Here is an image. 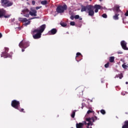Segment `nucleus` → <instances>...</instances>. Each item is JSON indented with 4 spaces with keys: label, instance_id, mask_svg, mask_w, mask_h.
Returning <instances> with one entry per match:
<instances>
[{
    "label": "nucleus",
    "instance_id": "1",
    "mask_svg": "<svg viewBox=\"0 0 128 128\" xmlns=\"http://www.w3.org/2000/svg\"><path fill=\"white\" fill-rule=\"evenodd\" d=\"M100 120V118H98V117L96 116H94V117L92 118H86V122H88L87 124V128H92V127L90 128V126H92L94 124L92 122H94L95 120Z\"/></svg>",
    "mask_w": 128,
    "mask_h": 128
},
{
    "label": "nucleus",
    "instance_id": "2",
    "mask_svg": "<svg viewBox=\"0 0 128 128\" xmlns=\"http://www.w3.org/2000/svg\"><path fill=\"white\" fill-rule=\"evenodd\" d=\"M31 34L34 40H38V38H40L42 36L41 33L38 31V29H34V30H32L31 32Z\"/></svg>",
    "mask_w": 128,
    "mask_h": 128
},
{
    "label": "nucleus",
    "instance_id": "3",
    "mask_svg": "<svg viewBox=\"0 0 128 128\" xmlns=\"http://www.w3.org/2000/svg\"><path fill=\"white\" fill-rule=\"evenodd\" d=\"M67 10L68 6H66V4H64V6H58L56 9V12L58 14H62V12H64V10Z\"/></svg>",
    "mask_w": 128,
    "mask_h": 128
},
{
    "label": "nucleus",
    "instance_id": "4",
    "mask_svg": "<svg viewBox=\"0 0 128 128\" xmlns=\"http://www.w3.org/2000/svg\"><path fill=\"white\" fill-rule=\"evenodd\" d=\"M1 4L4 8H10V6H12L14 4V2L10 0H1Z\"/></svg>",
    "mask_w": 128,
    "mask_h": 128
},
{
    "label": "nucleus",
    "instance_id": "5",
    "mask_svg": "<svg viewBox=\"0 0 128 128\" xmlns=\"http://www.w3.org/2000/svg\"><path fill=\"white\" fill-rule=\"evenodd\" d=\"M19 46L21 48H26L30 46V43L24 40H22L19 44Z\"/></svg>",
    "mask_w": 128,
    "mask_h": 128
},
{
    "label": "nucleus",
    "instance_id": "6",
    "mask_svg": "<svg viewBox=\"0 0 128 128\" xmlns=\"http://www.w3.org/2000/svg\"><path fill=\"white\" fill-rule=\"evenodd\" d=\"M11 106L12 108H16V110H19V108L20 106V101H18L16 100H12Z\"/></svg>",
    "mask_w": 128,
    "mask_h": 128
},
{
    "label": "nucleus",
    "instance_id": "7",
    "mask_svg": "<svg viewBox=\"0 0 128 128\" xmlns=\"http://www.w3.org/2000/svg\"><path fill=\"white\" fill-rule=\"evenodd\" d=\"M88 16H94V6L92 5H88Z\"/></svg>",
    "mask_w": 128,
    "mask_h": 128
},
{
    "label": "nucleus",
    "instance_id": "8",
    "mask_svg": "<svg viewBox=\"0 0 128 128\" xmlns=\"http://www.w3.org/2000/svg\"><path fill=\"white\" fill-rule=\"evenodd\" d=\"M21 14H22L26 18H28L30 16V10L27 8H24L22 10Z\"/></svg>",
    "mask_w": 128,
    "mask_h": 128
},
{
    "label": "nucleus",
    "instance_id": "9",
    "mask_svg": "<svg viewBox=\"0 0 128 128\" xmlns=\"http://www.w3.org/2000/svg\"><path fill=\"white\" fill-rule=\"evenodd\" d=\"M120 6L118 4L115 5L113 8V10L114 13L118 14V12H122V10L120 9Z\"/></svg>",
    "mask_w": 128,
    "mask_h": 128
},
{
    "label": "nucleus",
    "instance_id": "10",
    "mask_svg": "<svg viewBox=\"0 0 128 128\" xmlns=\"http://www.w3.org/2000/svg\"><path fill=\"white\" fill-rule=\"evenodd\" d=\"M120 44L122 48L124 50H128V48L126 47L127 43L124 40H122L120 42Z\"/></svg>",
    "mask_w": 128,
    "mask_h": 128
},
{
    "label": "nucleus",
    "instance_id": "11",
    "mask_svg": "<svg viewBox=\"0 0 128 128\" xmlns=\"http://www.w3.org/2000/svg\"><path fill=\"white\" fill-rule=\"evenodd\" d=\"M46 24H44L40 26L39 30L38 29V32L40 34H42L43 32H44V30H46Z\"/></svg>",
    "mask_w": 128,
    "mask_h": 128
},
{
    "label": "nucleus",
    "instance_id": "12",
    "mask_svg": "<svg viewBox=\"0 0 128 128\" xmlns=\"http://www.w3.org/2000/svg\"><path fill=\"white\" fill-rule=\"evenodd\" d=\"M2 57H4L5 58H12V54H8V52H6L4 51V52H2V54L1 55Z\"/></svg>",
    "mask_w": 128,
    "mask_h": 128
},
{
    "label": "nucleus",
    "instance_id": "13",
    "mask_svg": "<svg viewBox=\"0 0 128 128\" xmlns=\"http://www.w3.org/2000/svg\"><path fill=\"white\" fill-rule=\"evenodd\" d=\"M56 32H58V30H56V28H52L48 32V34L49 36H52L54 34H56Z\"/></svg>",
    "mask_w": 128,
    "mask_h": 128
},
{
    "label": "nucleus",
    "instance_id": "14",
    "mask_svg": "<svg viewBox=\"0 0 128 128\" xmlns=\"http://www.w3.org/2000/svg\"><path fill=\"white\" fill-rule=\"evenodd\" d=\"M94 8H95V12H98V10H102V7L100 6V5L95 4L94 6Z\"/></svg>",
    "mask_w": 128,
    "mask_h": 128
},
{
    "label": "nucleus",
    "instance_id": "15",
    "mask_svg": "<svg viewBox=\"0 0 128 128\" xmlns=\"http://www.w3.org/2000/svg\"><path fill=\"white\" fill-rule=\"evenodd\" d=\"M36 10H32L31 11L29 12V15L30 14L32 16H36Z\"/></svg>",
    "mask_w": 128,
    "mask_h": 128
},
{
    "label": "nucleus",
    "instance_id": "16",
    "mask_svg": "<svg viewBox=\"0 0 128 128\" xmlns=\"http://www.w3.org/2000/svg\"><path fill=\"white\" fill-rule=\"evenodd\" d=\"M6 14V11L4 10H0V18H2L3 16H4Z\"/></svg>",
    "mask_w": 128,
    "mask_h": 128
},
{
    "label": "nucleus",
    "instance_id": "17",
    "mask_svg": "<svg viewBox=\"0 0 128 128\" xmlns=\"http://www.w3.org/2000/svg\"><path fill=\"white\" fill-rule=\"evenodd\" d=\"M88 6H82V8H81V12H88Z\"/></svg>",
    "mask_w": 128,
    "mask_h": 128
},
{
    "label": "nucleus",
    "instance_id": "18",
    "mask_svg": "<svg viewBox=\"0 0 128 128\" xmlns=\"http://www.w3.org/2000/svg\"><path fill=\"white\" fill-rule=\"evenodd\" d=\"M18 20L19 22H28L26 18H19Z\"/></svg>",
    "mask_w": 128,
    "mask_h": 128
},
{
    "label": "nucleus",
    "instance_id": "19",
    "mask_svg": "<svg viewBox=\"0 0 128 128\" xmlns=\"http://www.w3.org/2000/svg\"><path fill=\"white\" fill-rule=\"evenodd\" d=\"M115 15L113 16L114 20H118V16H120V14L118 13L115 12Z\"/></svg>",
    "mask_w": 128,
    "mask_h": 128
},
{
    "label": "nucleus",
    "instance_id": "20",
    "mask_svg": "<svg viewBox=\"0 0 128 128\" xmlns=\"http://www.w3.org/2000/svg\"><path fill=\"white\" fill-rule=\"evenodd\" d=\"M84 126V124H82V122L77 123L76 124V128H82Z\"/></svg>",
    "mask_w": 128,
    "mask_h": 128
},
{
    "label": "nucleus",
    "instance_id": "21",
    "mask_svg": "<svg viewBox=\"0 0 128 128\" xmlns=\"http://www.w3.org/2000/svg\"><path fill=\"white\" fill-rule=\"evenodd\" d=\"M122 128H128V120L124 122V126H122Z\"/></svg>",
    "mask_w": 128,
    "mask_h": 128
},
{
    "label": "nucleus",
    "instance_id": "22",
    "mask_svg": "<svg viewBox=\"0 0 128 128\" xmlns=\"http://www.w3.org/2000/svg\"><path fill=\"white\" fill-rule=\"evenodd\" d=\"M80 56H81L82 58V54H80V52H77L76 54V60L77 62H80V60H78V58Z\"/></svg>",
    "mask_w": 128,
    "mask_h": 128
},
{
    "label": "nucleus",
    "instance_id": "23",
    "mask_svg": "<svg viewBox=\"0 0 128 128\" xmlns=\"http://www.w3.org/2000/svg\"><path fill=\"white\" fill-rule=\"evenodd\" d=\"M109 62H114V56H110L109 58Z\"/></svg>",
    "mask_w": 128,
    "mask_h": 128
},
{
    "label": "nucleus",
    "instance_id": "24",
    "mask_svg": "<svg viewBox=\"0 0 128 128\" xmlns=\"http://www.w3.org/2000/svg\"><path fill=\"white\" fill-rule=\"evenodd\" d=\"M116 78H120V80H122V78H124V76H123L122 74L121 73L120 74H116Z\"/></svg>",
    "mask_w": 128,
    "mask_h": 128
},
{
    "label": "nucleus",
    "instance_id": "25",
    "mask_svg": "<svg viewBox=\"0 0 128 128\" xmlns=\"http://www.w3.org/2000/svg\"><path fill=\"white\" fill-rule=\"evenodd\" d=\"M76 112V110H74L72 112V114H71V116L72 118H74Z\"/></svg>",
    "mask_w": 128,
    "mask_h": 128
},
{
    "label": "nucleus",
    "instance_id": "26",
    "mask_svg": "<svg viewBox=\"0 0 128 128\" xmlns=\"http://www.w3.org/2000/svg\"><path fill=\"white\" fill-rule=\"evenodd\" d=\"M74 18H75V20H82V18H80V16L79 15H76L74 16Z\"/></svg>",
    "mask_w": 128,
    "mask_h": 128
},
{
    "label": "nucleus",
    "instance_id": "27",
    "mask_svg": "<svg viewBox=\"0 0 128 128\" xmlns=\"http://www.w3.org/2000/svg\"><path fill=\"white\" fill-rule=\"evenodd\" d=\"M41 4H43V6H46V4H48V1L46 0H42L41 2Z\"/></svg>",
    "mask_w": 128,
    "mask_h": 128
},
{
    "label": "nucleus",
    "instance_id": "28",
    "mask_svg": "<svg viewBox=\"0 0 128 128\" xmlns=\"http://www.w3.org/2000/svg\"><path fill=\"white\" fill-rule=\"evenodd\" d=\"M60 26H63V28H65V26H66V22H60Z\"/></svg>",
    "mask_w": 128,
    "mask_h": 128
},
{
    "label": "nucleus",
    "instance_id": "29",
    "mask_svg": "<svg viewBox=\"0 0 128 128\" xmlns=\"http://www.w3.org/2000/svg\"><path fill=\"white\" fill-rule=\"evenodd\" d=\"M122 68H124V70H126L127 68H128V65H126V63H124L122 65Z\"/></svg>",
    "mask_w": 128,
    "mask_h": 128
},
{
    "label": "nucleus",
    "instance_id": "30",
    "mask_svg": "<svg viewBox=\"0 0 128 128\" xmlns=\"http://www.w3.org/2000/svg\"><path fill=\"white\" fill-rule=\"evenodd\" d=\"M30 24V21H28V22H25L24 24V26H28V24Z\"/></svg>",
    "mask_w": 128,
    "mask_h": 128
},
{
    "label": "nucleus",
    "instance_id": "31",
    "mask_svg": "<svg viewBox=\"0 0 128 128\" xmlns=\"http://www.w3.org/2000/svg\"><path fill=\"white\" fill-rule=\"evenodd\" d=\"M92 112H94V110H88L87 112V114H92Z\"/></svg>",
    "mask_w": 128,
    "mask_h": 128
},
{
    "label": "nucleus",
    "instance_id": "32",
    "mask_svg": "<svg viewBox=\"0 0 128 128\" xmlns=\"http://www.w3.org/2000/svg\"><path fill=\"white\" fill-rule=\"evenodd\" d=\"M100 112L101 114H106V110H102Z\"/></svg>",
    "mask_w": 128,
    "mask_h": 128
},
{
    "label": "nucleus",
    "instance_id": "33",
    "mask_svg": "<svg viewBox=\"0 0 128 128\" xmlns=\"http://www.w3.org/2000/svg\"><path fill=\"white\" fill-rule=\"evenodd\" d=\"M4 16V18H8L10 16V15L6 16V14H4V16Z\"/></svg>",
    "mask_w": 128,
    "mask_h": 128
},
{
    "label": "nucleus",
    "instance_id": "34",
    "mask_svg": "<svg viewBox=\"0 0 128 128\" xmlns=\"http://www.w3.org/2000/svg\"><path fill=\"white\" fill-rule=\"evenodd\" d=\"M102 18H108V15H106V14H104L102 15Z\"/></svg>",
    "mask_w": 128,
    "mask_h": 128
},
{
    "label": "nucleus",
    "instance_id": "35",
    "mask_svg": "<svg viewBox=\"0 0 128 128\" xmlns=\"http://www.w3.org/2000/svg\"><path fill=\"white\" fill-rule=\"evenodd\" d=\"M108 66H110L109 62H107V64L104 65V67L106 68H108Z\"/></svg>",
    "mask_w": 128,
    "mask_h": 128
},
{
    "label": "nucleus",
    "instance_id": "36",
    "mask_svg": "<svg viewBox=\"0 0 128 128\" xmlns=\"http://www.w3.org/2000/svg\"><path fill=\"white\" fill-rule=\"evenodd\" d=\"M74 24H76V23L74 22H70V26H74Z\"/></svg>",
    "mask_w": 128,
    "mask_h": 128
},
{
    "label": "nucleus",
    "instance_id": "37",
    "mask_svg": "<svg viewBox=\"0 0 128 128\" xmlns=\"http://www.w3.org/2000/svg\"><path fill=\"white\" fill-rule=\"evenodd\" d=\"M8 50H9L8 48H4V52H8Z\"/></svg>",
    "mask_w": 128,
    "mask_h": 128
},
{
    "label": "nucleus",
    "instance_id": "38",
    "mask_svg": "<svg viewBox=\"0 0 128 128\" xmlns=\"http://www.w3.org/2000/svg\"><path fill=\"white\" fill-rule=\"evenodd\" d=\"M18 110H20V112H24V108H21V109H20Z\"/></svg>",
    "mask_w": 128,
    "mask_h": 128
},
{
    "label": "nucleus",
    "instance_id": "39",
    "mask_svg": "<svg viewBox=\"0 0 128 128\" xmlns=\"http://www.w3.org/2000/svg\"><path fill=\"white\" fill-rule=\"evenodd\" d=\"M81 124H83V126H84V124H85V125L88 124L86 123V121L83 122H82V123H81Z\"/></svg>",
    "mask_w": 128,
    "mask_h": 128
},
{
    "label": "nucleus",
    "instance_id": "40",
    "mask_svg": "<svg viewBox=\"0 0 128 128\" xmlns=\"http://www.w3.org/2000/svg\"><path fill=\"white\" fill-rule=\"evenodd\" d=\"M34 18H40V17H38H38H34V18H30V19H29V20H34Z\"/></svg>",
    "mask_w": 128,
    "mask_h": 128
},
{
    "label": "nucleus",
    "instance_id": "41",
    "mask_svg": "<svg viewBox=\"0 0 128 128\" xmlns=\"http://www.w3.org/2000/svg\"><path fill=\"white\" fill-rule=\"evenodd\" d=\"M117 54H122V51L118 52H117Z\"/></svg>",
    "mask_w": 128,
    "mask_h": 128
},
{
    "label": "nucleus",
    "instance_id": "42",
    "mask_svg": "<svg viewBox=\"0 0 128 128\" xmlns=\"http://www.w3.org/2000/svg\"><path fill=\"white\" fill-rule=\"evenodd\" d=\"M32 6H34L36 4V1L32 0Z\"/></svg>",
    "mask_w": 128,
    "mask_h": 128
},
{
    "label": "nucleus",
    "instance_id": "43",
    "mask_svg": "<svg viewBox=\"0 0 128 128\" xmlns=\"http://www.w3.org/2000/svg\"><path fill=\"white\" fill-rule=\"evenodd\" d=\"M125 16H128V10H127L125 13Z\"/></svg>",
    "mask_w": 128,
    "mask_h": 128
},
{
    "label": "nucleus",
    "instance_id": "44",
    "mask_svg": "<svg viewBox=\"0 0 128 128\" xmlns=\"http://www.w3.org/2000/svg\"><path fill=\"white\" fill-rule=\"evenodd\" d=\"M70 20H74V17L72 16H70Z\"/></svg>",
    "mask_w": 128,
    "mask_h": 128
},
{
    "label": "nucleus",
    "instance_id": "45",
    "mask_svg": "<svg viewBox=\"0 0 128 128\" xmlns=\"http://www.w3.org/2000/svg\"><path fill=\"white\" fill-rule=\"evenodd\" d=\"M42 6H36V10H40V8H41Z\"/></svg>",
    "mask_w": 128,
    "mask_h": 128
},
{
    "label": "nucleus",
    "instance_id": "46",
    "mask_svg": "<svg viewBox=\"0 0 128 128\" xmlns=\"http://www.w3.org/2000/svg\"><path fill=\"white\" fill-rule=\"evenodd\" d=\"M2 38V34L0 32V38Z\"/></svg>",
    "mask_w": 128,
    "mask_h": 128
},
{
    "label": "nucleus",
    "instance_id": "47",
    "mask_svg": "<svg viewBox=\"0 0 128 128\" xmlns=\"http://www.w3.org/2000/svg\"><path fill=\"white\" fill-rule=\"evenodd\" d=\"M22 52H24V49H22Z\"/></svg>",
    "mask_w": 128,
    "mask_h": 128
},
{
    "label": "nucleus",
    "instance_id": "48",
    "mask_svg": "<svg viewBox=\"0 0 128 128\" xmlns=\"http://www.w3.org/2000/svg\"><path fill=\"white\" fill-rule=\"evenodd\" d=\"M126 84H128V82H126Z\"/></svg>",
    "mask_w": 128,
    "mask_h": 128
},
{
    "label": "nucleus",
    "instance_id": "49",
    "mask_svg": "<svg viewBox=\"0 0 128 128\" xmlns=\"http://www.w3.org/2000/svg\"><path fill=\"white\" fill-rule=\"evenodd\" d=\"M125 114H128V112H126Z\"/></svg>",
    "mask_w": 128,
    "mask_h": 128
},
{
    "label": "nucleus",
    "instance_id": "50",
    "mask_svg": "<svg viewBox=\"0 0 128 128\" xmlns=\"http://www.w3.org/2000/svg\"><path fill=\"white\" fill-rule=\"evenodd\" d=\"M100 0V2H102V0Z\"/></svg>",
    "mask_w": 128,
    "mask_h": 128
},
{
    "label": "nucleus",
    "instance_id": "51",
    "mask_svg": "<svg viewBox=\"0 0 128 128\" xmlns=\"http://www.w3.org/2000/svg\"><path fill=\"white\" fill-rule=\"evenodd\" d=\"M126 65H127V67H128V64H127Z\"/></svg>",
    "mask_w": 128,
    "mask_h": 128
},
{
    "label": "nucleus",
    "instance_id": "52",
    "mask_svg": "<svg viewBox=\"0 0 128 128\" xmlns=\"http://www.w3.org/2000/svg\"><path fill=\"white\" fill-rule=\"evenodd\" d=\"M92 0H90V2H92Z\"/></svg>",
    "mask_w": 128,
    "mask_h": 128
},
{
    "label": "nucleus",
    "instance_id": "53",
    "mask_svg": "<svg viewBox=\"0 0 128 128\" xmlns=\"http://www.w3.org/2000/svg\"><path fill=\"white\" fill-rule=\"evenodd\" d=\"M98 114H100V112H98Z\"/></svg>",
    "mask_w": 128,
    "mask_h": 128
}]
</instances>
